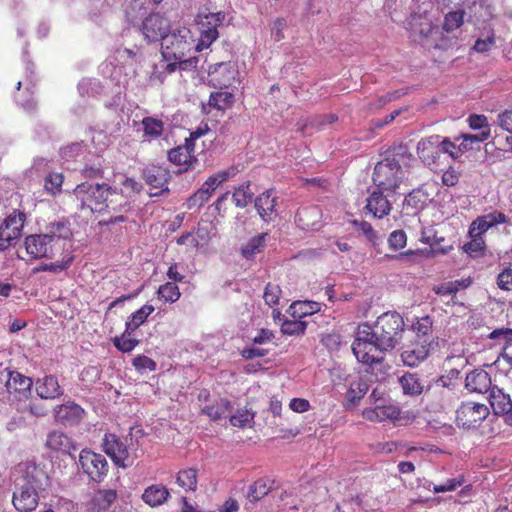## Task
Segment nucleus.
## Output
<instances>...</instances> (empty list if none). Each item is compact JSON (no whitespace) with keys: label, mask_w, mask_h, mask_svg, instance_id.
I'll return each instance as SVG.
<instances>
[{"label":"nucleus","mask_w":512,"mask_h":512,"mask_svg":"<svg viewBox=\"0 0 512 512\" xmlns=\"http://www.w3.org/2000/svg\"><path fill=\"white\" fill-rule=\"evenodd\" d=\"M403 326V319L397 312L381 314L374 326L360 324L352 344V351L357 360L369 365L379 362L381 353L395 348Z\"/></svg>","instance_id":"nucleus-1"},{"label":"nucleus","mask_w":512,"mask_h":512,"mask_svg":"<svg viewBox=\"0 0 512 512\" xmlns=\"http://www.w3.org/2000/svg\"><path fill=\"white\" fill-rule=\"evenodd\" d=\"M412 155L405 145L393 147L386 157L379 161L374 168L373 182L380 190L386 193H395L400 184L406 178L403 166L408 165Z\"/></svg>","instance_id":"nucleus-2"},{"label":"nucleus","mask_w":512,"mask_h":512,"mask_svg":"<svg viewBox=\"0 0 512 512\" xmlns=\"http://www.w3.org/2000/svg\"><path fill=\"white\" fill-rule=\"evenodd\" d=\"M190 31L185 27H177L172 29L161 37V53L165 61L160 63V68L167 73H172L177 66L185 69L187 66L196 64L195 58L185 59L186 52L191 49L189 42Z\"/></svg>","instance_id":"nucleus-3"},{"label":"nucleus","mask_w":512,"mask_h":512,"mask_svg":"<svg viewBox=\"0 0 512 512\" xmlns=\"http://www.w3.org/2000/svg\"><path fill=\"white\" fill-rule=\"evenodd\" d=\"M49 484V477L43 469L36 465H28L21 482L13 493L14 507L20 512L33 511Z\"/></svg>","instance_id":"nucleus-4"},{"label":"nucleus","mask_w":512,"mask_h":512,"mask_svg":"<svg viewBox=\"0 0 512 512\" xmlns=\"http://www.w3.org/2000/svg\"><path fill=\"white\" fill-rule=\"evenodd\" d=\"M109 191L110 185L106 183L83 182L74 188L73 194L79 202L81 210L102 213L106 209L105 201H107Z\"/></svg>","instance_id":"nucleus-5"},{"label":"nucleus","mask_w":512,"mask_h":512,"mask_svg":"<svg viewBox=\"0 0 512 512\" xmlns=\"http://www.w3.org/2000/svg\"><path fill=\"white\" fill-rule=\"evenodd\" d=\"M426 396L439 409L451 406L457 400L454 385L444 377L437 379L429 386Z\"/></svg>","instance_id":"nucleus-6"},{"label":"nucleus","mask_w":512,"mask_h":512,"mask_svg":"<svg viewBox=\"0 0 512 512\" xmlns=\"http://www.w3.org/2000/svg\"><path fill=\"white\" fill-rule=\"evenodd\" d=\"M458 425L464 428H476L489 415L486 405L476 402L463 403L456 412Z\"/></svg>","instance_id":"nucleus-7"},{"label":"nucleus","mask_w":512,"mask_h":512,"mask_svg":"<svg viewBox=\"0 0 512 512\" xmlns=\"http://www.w3.org/2000/svg\"><path fill=\"white\" fill-rule=\"evenodd\" d=\"M79 462L83 471L93 481H101L108 471V463L102 454L91 450H82Z\"/></svg>","instance_id":"nucleus-8"},{"label":"nucleus","mask_w":512,"mask_h":512,"mask_svg":"<svg viewBox=\"0 0 512 512\" xmlns=\"http://www.w3.org/2000/svg\"><path fill=\"white\" fill-rule=\"evenodd\" d=\"M209 81L214 87L227 88L236 82L239 72L231 62L216 63L208 71Z\"/></svg>","instance_id":"nucleus-9"},{"label":"nucleus","mask_w":512,"mask_h":512,"mask_svg":"<svg viewBox=\"0 0 512 512\" xmlns=\"http://www.w3.org/2000/svg\"><path fill=\"white\" fill-rule=\"evenodd\" d=\"M436 347L437 346L428 344L425 341L414 339V341L407 345L402 351V361L406 366L417 367L428 358L430 353L434 351Z\"/></svg>","instance_id":"nucleus-10"},{"label":"nucleus","mask_w":512,"mask_h":512,"mask_svg":"<svg viewBox=\"0 0 512 512\" xmlns=\"http://www.w3.org/2000/svg\"><path fill=\"white\" fill-rule=\"evenodd\" d=\"M141 23L143 35L149 42L159 41L170 29L169 20L158 13L146 16Z\"/></svg>","instance_id":"nucleus-11"},{"label":"nucleus","mask_w":512,"mask_h":512,"mask_svg":"<svg viewBox=\"0 0 512 512\" xmlns=\"http://www.w3.org/2000/svg\"><path fill=\"white\" fill-rule=\"evenodd\" d=\"M54 248V243L45 233L30 235L25 239L26 252L34 259L51 257Z\"/></svg>","instance_id":"nucleus-12"},{"label":"nucleus","mask_w":512,"mask_h":512,"mask_svg":"<svg viewBox=\"0 0 512 512\" xmlns=\"http://www.w3.org/2000/svg\"><path fill=\"white\" fill-rule=\"evenodd\" d=\"M105 453L119 467H126V460L129 458L127 445L115 434H105L103 439Z\"/></svg>","instance_id":"nucleus-13"},{"label":"nucleus","mask_w":512,"mask_h":512,"mask_svg":"<svg viewBox=\"0 0 512 512\" xmlns=\"http://www.w3.org/2000/svg\"><path fill=\"white\" fill-rule=\"evenodd\" d=\"M441 152L442 140L438 135L422 139L417 144L419 158L427 165L434 164Z\"/></svg>","instance_id":"nucleus-14"},{"label":"nucleus","mask_w":512,"mask_h":512,"mask_svg":"<svg viewBox=\"0 0 512 512\" xmlns=\"http://www.w3.org/2000/svg\"><path fill=\"white\" fill-rule=\"evenodd\" d=\"M488 339L496 341V345L502 347L500 357L495 361L499 363L501 359L512 367V329L499 328L489 333Z\"/></svg>","instance_id":"nucleus-15"},{"label":"nucleus","mask_w":512,"mask_h":512,"mask_svg":"<svg viewBox=\"0 0 512 512\" xmlns=\"http://www.w3.org/2000/svg\"><path fill=\"white\" fill-rule=\"evenodd\" d=\"M276 205L277 196L274 190H267L255 199V208L265 222H271L277 216Z\"/></svg>","instance_id":"nucleus-16"},{"label":"nucleus","mask_w":512,"mask_h":512,"mask_svg":"<svg viewBox=\"0 0 512 512\" xmlns=\"http://www.w3.org/2000/svg\"><path fill=\"white\" fill-rule=\"evenodd\" d=\"M400 410L397 406L382 401V403L374 405V407L363 410V417L369 421L383 422L386 420H395L398 418Z\"/></svg>","instance_id":"nucleus-17"},{"label":"nucleus","mask_w":512,"mask_h":512,"mask_svg":"<svg viewBox=\"0 0 512 512\" xmlns=\"http://www.w3.org/2000/svg\"><path fill=\"white\" fill-rule=\"evenodd\" d=\"M385 190H374L371 192L369 197L367 198L366 209L370 212L374 217L382 218L388 215L391 211V202L388 197L392 193H387L384 195Z\"/></svg>","instance_id":"nucleus-18"},{"label":"nucleus","mask_w":512,"mask_h":512,"mask_svg":"<svg viewBox=\"0 0 512 512\" xmlns=\"http://www.w3.org/2000/svg\"><path fill=\"white\" fill-rule=\"evenodd\" d=\"M84 410L72 401H68L54 409L55 419L64 425H76L83 418Z\"/></svg>","instance_id":"nucleus-19"},{"label":"nucleus","mask_w":512,"mask_h":512,"mask_svg":"<svg viewBox=\"0 0 512 512\" xmlns=\"http://www.w3.org/2000/svg\"><path fill=\"white\" fill-rule=\"evenodd\" d=\"M507 222V217L504 213L493 211L488 214L478 216L469 227V234H477L482 236L490 228L497 224H503Z\"/></svg>","instance_id":"nucleus-20"},{"label":"nucleus","mask_w":512,"mask_h":512,"mask_svg":"<svg viewBox=\"0 0 512 512\" xmlns=\"http://www.w3.org/2000/svg\"><path fill=\"white\" fill-rule=\"evenodd\" d=\"M225 19V14L222 12L210 13L205 16L207 29H203L201 32L200 42L197 45V49L201 50L203 47H209L219 36L217 26H219Z\"/></svg>","instance_id":"nucleus-21"},{"label":"nucleus","mask_w":512,"mask_h":512,"mask_svg":"<svg viewBox=\"0 0 512 512\" xmlns=\"http://www.w3.org/2000/svg\"><path fill=\"white\" fill-rule=\"evenodd\" d=\"M465 387L474 393L489 392L492 389L490 375L483 369H474L466 375Z\"/></svg>","instance_id":"nucleus-22"},{"label":"nucleus","mask_w":512,"mask_h":512,"mask_svg":"<svg viewBox=\"0 0 512 512\" xmlns=\"http://www.w3.org/2000/svg\"><path fill=\"white\" fill-rule=\"evenodd\" d=\"M322 213L318 206L302 207L296 214L298 225L304 230H316L319 228Z\"/></svg>","instance_id":"nucleus-23"},{"label":"nucleus","mask_w":512,"mask_h":512,"mask_svg":"<svg viewBox=\"0 0 512 512\" xmlns=\"http://www.w3.org/2000/svg\"><path fill=\"white\" fill-rule=\"evenodd\" d=\"M25 219L26 215L23 212L14 211L8 215L0 225V230L3 231V234L9 236V241L11 243L13 240L20 237Z\"/></svg>","instance_id":"nucleus-24"},{"label":"nucleus","mask_w":512,"mask_h":512,"mask_svg":"<svg viewBox=\"0 0 512 512\" xmlns=\"http://www.w3.org/2000/svg\"><path fill=\"white\" fill-rule=\"evenodd\" d=\"M488 400L496 415H505L512 408L510 395L504 393L503 390L497 386L492 387L489 391Z\"/></svg>","instance_id":"nucleus-25"},{"label":"nucleus","mask_w":512,"mask_h":512,"mask_svg":"<svg viewBox=\"0 0 512 512\" xmlns=\"http://www.w3.org/2000/svg\"><path fill=\"white\" fill-rule=\"evenodd\" d=\"M36 392L42 399H55L63 394L56 377L49 375L36 382Z\"/></svg>","instance_id":"nucleus-26"},{"label":"nucleus","mask_w":512,"mask_h":512,"mask_svg":"<svg viewBox=\"0 0 512 512\" xmlns=\"http://www.w3.org/2000/svg\"><path fill=\"white\" fill-rule=\"evenodd\" d=\"M194 144H191L188 139L185 141V145L173 148L168 153V159L170 162L183 166L186 170L193 159Z\"/></svg>","instance_id":"nucleus-27"},{"label":"nucleus","mask_w":512,"mask_h":512,"mask_svg":"<svg viewBox=\"0 0 512 512\" xmlns=\"http://www.w3.org/2000/svg\"><path fill=\"white\" fill-rule=\"evenodd\" d=\"M432 324V319L429 316L418 319L413 324V330L416 333L415 339L438 346L437 336L433 333Z\"/></svg>","instance_id":"nucleus-28"},{"label":"nucleus","mask_w":512,"mask_h":512,"mask_svg":"<svg viewBox=\"0 0 512 512\" xmlns=\"http://www.w3.org/2000/svg\"><path fill=\"white\" fill-rule=\"evenodd\" d=\"M32 386V380L19 372L11 371L8 373L6 381L7 390L12 393H19L20 395L27 396Z\"/></svg>","instance_id":"nucleus-29"},{"label":"nucleus","mask_w":512,"mask_h":512,"mask_svg":"<svg viewBox=\"0 0 512 512\" xmlns=\"http://www.w3.org/2000/svg\"><path fill=\"white\" fill-rule=\"evenodd\" d=\"M106 209L104 211L108 213L126 212L130 210L131 204L128 198L117 189L110 186L109 196L107 198Z\"/></svg>","instance_id":"nucleus-30"},{"label":"nucleus","mask_w":512,"mask_h":512,"mask_svg":"<svg viewBox=\"0 0 512 512\" xmlns=\"http://www.w3.org/2000/svg\"><path fill=\"white\" fill-rule=\"evenodd\" d=\"M170 493L162 485H151L147 487L142 495L143 501L151 507H157L167 501Z\"/></svg>","instance_id":"nucleus-31"},{"label":"nucleus","mask_w":512,"mask_h":512,"mask_svg":"<svg viewBox=\"0 0 512 512\" xmlns=\"http://www.w3.org/2000/svg\"><path fill=\"white\" fill-rule=\"evenodd\" d=\"M144 177L151 187L163 189L169 180V172L161 166H152L144 171Z\"/></svg>","instance_id":"nucleus-32"},{"label":"nucleus","mask_w":512,"mask_h":512,"mask_svg":"<svg viewBox=\"0 0 512 512\" xmlns=\"http://www.w3.org/2000/svg\"><path fill=\"white\" fill-rule=\"evenodd\" d=\"M472 281L469 278L448 281L433 288L434 292L440 296H454L458 291L468 288Z\"/></svg>","instance_id":"nucleus-33"},{"label":"nucleus","mask_w":512,"mask_h":512,"mask_svg":"<svg viewBox=\"0 0 512 512\" xmlns=\"http://www.w3.org/2000/svg\"><path fill=\"white\" fill-rule=\"evenodd\" d=\"M399 384L405 395L414 397L423 392V385L415 374L405 373L399 378Z\"/></svg>","instance_id":"nucleus-34"},{"label":"nucleus","mask_w":512,"mask_h":512,"mask_svg":"<svg viewBox=\"0 0 512 512\" xmlns=\"http://www.w3.org/2000/svg\"><path fill=\"white\" fill-rule=\"evenodd\" d=\"M321 309V304L315 301H295L289 310L294 318H302L312 315Z\"/></svg>","instance_id":"nucleus-35"},{"label":"nucleus","mask_w":512,"mask_h":512,"mask_svg":"<svg viewBox=\"0 0 512 512\" xmlns=\"http://www.w3.org/2000/svg\"><path fill=\"white\" fill-rule=\"evenodd\" d=\"M147 10L140 0H133L125 9L127 21L132 25H139L146 17Z\"/></svg>","instance_id":"nucleus-36"},{"label":"nucleus","mask_w":512,"mask_h":512,"mask_svg":"<svg viewBox=\"0 0 512 512\" xmlns=\"http://www.w3.org/2000/svg\"><path fill=\"white\" fill-rule=\"evenodd\" d=\"M46 236L51 238L52 243L56 246L61 239H67L71 235V230L67 223L59 221L50 223L46 227Z\"/></svg>","instance_id":"nucleus-37"},{"label":"nucleus","mask_w":512,"mask_h":512,"mask_svg":"<svg viewBox=\"0 0 512 512\" xmlns=\"http://www.w3.org/2000/svg\"><path fill=\"white\" fill-rule=\"evenodd\" d=\"M144 136L149 139L160 137L164 130V123L157 118L145 117L142 120Z\"/></svg>","instance_id":"nucleus-38"},{"label":"nucleus","mask_w":512,"mask_h":512,"mask_svg":"<svg viewBox=\"0 0 512 512\" xmlns=\"http://www.w3.org/2000/svg\"><path fill=\"white\" fill-rule=\"evenodd\" d=\"M154 311V306L150 304L143 305L140 309L132 313L126 322V327L128 330H136L140 325H142L147 317Z\"/></svg>","instance_id":"nucleus-39"},{"label":"nucleus","mask_w":512,"mask_h":512,"mask_svg":"<svg viewBox=\"0 0 512 512\" xmlns=\"http://www.w3.org/2000/svg\"><path fill=\"white\" fill-rule=\"evenodd\" d=\"M176 482L185 491H195L197 487V471L192 468L179 471Z\"/></svg>","instance_id":"nucleus-40"},{"label":"nucleus","mask_w":512,"mask_h":512,"mask_svg":"<svg viewBox=\"0 0 512 512\" xmlns=\"http://www.w3.org/2000/svg\"><path fill=\"white\" fill-rule=\"evenodd\" d=\"M410 25L413 36L420 38H427L433 30L432 22L421 16H414Z\"/></svg>","instance_id":"nucleus-41"},{"label":"nucleus","mask_w":512,"mask_h":512,"mask_svg":"<svg viewBox=\"0 0 512 512\" xmlns=\"http://www.w3.org/2000/svg\"><path fill=\"white\" fill-rule=\"evenodd\" d=\"M253 191L250 189V182L237 187L232 195L235 205L239 208L246 207L253 199Z\"/></svg>","instance_id":"nucleus-42"},{"label":"nucleus","mask_w":512,"mask_h":512,"mask_svg":"<svg viewBox=\"0 0 512 512\" xmlns=\"http://www.w3.org/2000/svg\"><path fill=\"white\" fill-rule=\"evenodd\" d=\"M271 489L269 485V480L259 479L254 482L253 485L249 487L247 498L251 503H256L264 496H266Z\"/></svg>","instance_id":"nucleus-43"},{"label":"nucleus","mask_w":512,"mask_h":512,"mask_svg":"<svg viewBox=\"0 0 512 512\" xmlns=\"http://www.w3.org/2000/svg\"><path fill=\"white\" fill-rule=\"evenodd\" d=\"M234 102V95L228 91H218L211 93L209 97V105L218 109L225 110Z\"/></svg>","instance_id":"nucleus-44"},{"label":"nucleus","mask_w":512,"mask_h":512,"mask_svg":"<svg viewBox=\"0 0 512 512\" xmlns=\"http://www.w3.org/2000/svg\"><path fill=\"white\" fill-rule=\"evenodd\" d=\"M367 391L368 384L364 380L358 379L351 382L346 394V398L351 405H356L359 400L367 393Z\"/></svg>","instance_id":"nucleus-45"},{"label":"nucleus","mask_w":512,"mask_h":512,"mask_svg":"<svg viewBox=\"0 0 512 512\" xmlns=\"http://www.w3.org/2000/svg\"><path fill=\"white\" fill-rule=\"evenodd\" d=\"M266 236L267 233H262L250 239L249 242L242 248L243 256L247 259H251L257 253L261 252L262 248L264 247Z\"/></svg>","instance_id":"nucleus-46"},{"label":"nucleus","mask_w":512,"mask_h":512,"mask_svg":"<svg viewBox=\"0 0 512 512\" xmlns=\"http://www.w3.org/2000/svg\"><path fill=\"white\" fill-rule=\"evenodd\" d=\"M46 445L53 450L67 451L70 446V441L64 433L52 431L48 434Z\"/></svg>","instance_id":"nucleus-47"},{"label":"nucleus","mask_w":512,"mask_h":512,"mask_svg":"<svg viewBox=\"0 0 512 512\" xmlns=\"http://www.w3.org/2000/svg\"><path fill=\"white\" fill-rule=\"evenodd\" d=\"M230 407V402L226 399H220L213 405L206 406L203 412L212 420H219L226 416Z\"/></svg>","instance_id":"nucleus-48"},{"label":"nucleus","mask_w":512,"mask_h":512,"mask_svg":"<svg viewBox=\"0 0 512 512\" xmlns=\"http://www.w3.org/2000/svg\"><path fill=\"white\" fill-rule=\"evenodd\" d=\"M471 149L466 143L461 141L458 145L451 142L449 139H442V152L448 153L453 159L459 158L464 152Z\"/></svg>","instance_id":"nucleus-49"},{"label":"nucleus","mask_w":512,"mask_h":512,"mask_svg":"<svg viewBox=\"0 0 512 512\" xmlns=\"http://www.w3.org/2000/svg\"><path fill=\"white\" fill-rule=\"evenodd\" d=\"M465 12L463 10H456L446 14L444 19L443 28L447 32H452L458 29L464 21Z\"/></svg>","instance_id":"nucleus-50"},{"label":"nucleus","mask_w":512,"mask_h":512,"mask_svg":"<svg viewBox=\"0 0 512 512\" xmlns=\"http://www.w3.org/2000/svg\"><path fill=\"white\" fill-rule=\"evenodd\" d=\"M134 330H128L126 328L125 332L121 337H116L114 339V345L122 352H130L134 349V347L138 344V340L131 337V333Z\"/></svg>","instance_id":"nucleus-51"},{"label":"nucleus","mask_w":512,"mask_h":512,"mask_svg":"<svg viewBox=\"0 0 512 512\" xmlns=\"http://www.w3.org/2000/svg\"><path fill=\"white\" fill-rule=\"evenodd\" d=\"M158 295L165 301L173 303L180 298V291L176 284L167 282L159 287Z\"/></svg>","instance_id":"nucleus-52"},{"label":"nucleus","mask_w":512,"mask_h":512,"mask_svg":"<svg viewBox=\"0 0 512 512\" xmlns=\"http://www.w3.org/2000/svg\"><path fill=\"white\" fill-rule=\"evenodd\" d=\"M254 414L248 410H238L234 415L230 417L231 425L239 428H245L251 426L253 423Z\"/></svg>","instance_id":"nucleus-53"},{"label":"nucleus","mask_w":512,"mask_h":512,"mask_svg":"<svg viewBox=\"0 0 512 512\" xmlns=\"http://www.w3.org/2000/svg\"><path fill=\"white\" fill-rule=\"evenodd\" d=\"M212 196V193L202 185L189 199L188 208L201 207Z\"/></svg>","instance_id":"nucleus-54"},{"label":"nucleus","mask_w":512,"mask_h":512,"mask_svg":"<svg viewBox=\"0 0 512 512\" xmlns=\"http://www.w3.org/2000/svg\"><path fill=\"white\" fill-rule=\"evenodd\" d=\"M305 329L306 323L296 318L294 320H285L281 326V331L287 335H300L304 333Z\"/></svg>","instance_id":"nucleus-55"},{"label":"nucleus","mask_w":512,"mask_h":512,"mask_svg":"<svg viewBox=\"0 0 512 512\" xmlns=\"http://www.w3.org/2000/svg\"><path fill=\"white\" fill-rule=\"evenodd\" d=\"M63 175L61 173H51L45 179V189L52 195H56L61 192L63 184Z\"/></svg>","instance_id":"nucleus-56"},{"label":"nucleus","mask_w":512,"mask_h":512,"mask_svg":"<svg viewBox=\"0 0 512 512\" xmlns=\"http://www.w3.org/2000/svg\"><path fill=\"white\" fill-rule=\"evenodd\" d=\"M471 241L463 246V250L469 255H476L484 250L485 242L482 236L475 233L469 234Z\"/></svg>","instance_id":"nucleus-57"},{"label":"nucleus","mask_w":512,"mask_h":512,"mask_svg":"<svg viewBox=\"0 0 512 512\" xmlns=\"http://www.w3.org/2000/svg\"><path fill=\"white\" fill-rule=\"evenodd\" d=\"M280 294L281 289L279 285L268 283L265 287L263 297L266 304H268L269 306H274L278 304Z\"/></svg>","instance_id":"nucleus-58"},{"label":"nucleus","mask_w":512,"mask_h":512,"mask_svg":"<svg viewBox=\"0 0 512 512\" xmlns=\"http://www.w3.org/2000/svg\"><path fill=\"white\" fill-rule=\"evenodd\" d=\"M406 242L407 236L403 230L393 231L388 238L389 247L393 250L404 248L406 246Z\"/></svg>","instance_id":"nucleus-59"},{"label":"nucleus","mask_w":512,"mask_h":512,"mask_svg":"<svg viewBox=\"0 0 512 512\" xmlns=\"http://www.w3.org/2000/svg\"><path fill=\"white\" fill-rule=\"evenodd\" d=\"M464 483V478L459 476L457 478L448 479L445 483L434 485L433 492L434 493H444L449 491H454L458 487H460Z\"/></svg>","instance_id":"nucleus-60"},{"label":"nucleus","mask_w":512,"mask_h":512,"mask_svg":"<svg viewBox=\"0 0 512 512\" xmlns=\"http://www.w3.org/2000/svg\"><path fill=\"white\" fill-rule=\"evenodd\" d=\"M352 223L354 226L357 227V230L361 232L370 242L376 244L378 236L377 233L372 228L371 224L365 221L359 222L357 220H354Z\"/></svg>","instance_id":"nucleus-61"},{"label":"nucleus","mask_w":512,"mask_h":512,"mask_svg":"<svg viewBox=\"0 0 512 512\" xmlns=\"http://www.w3.org/2000/svg\"><path fill=\"white\" fill-rule=\"evenodd\" d=\"M116 499V492L114 490L99 491L95 497L98 505L102 509L108 508Z\"/></svg>","instance_id":"nucleus-62"},{"label":"nucleus","mask_w":512,"mask_h":512,"mask_svg":"<svg viewBox=\"0 0 512 512\" xmlns=\"http://www.w3.org/2000/svg\"><path fill=\"white\" fill-rule=\"evenodd\" d=\"M468 123L471 129L486 131L490 130L488 119L484 115L473 114L468 118Z\"/></svg>","instance_id":"nucleus-63"},{"label":"nucleus","mask_w":512,"mask_h":512,"mask_svg":"<svg viewBox=\"0 0 512 512\" xmlns=\"http://www.w3.org/2000/svg\"><path fill=\"white\" fill-rule=\"evenodd\" d=\"M498 287L502 290H512V269H504L497 278Z\"/></svg>","instance_id":"nucleus-64"}]
</instances>
